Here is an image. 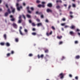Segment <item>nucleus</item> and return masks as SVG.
<instances>
[{"instance_id": "37998d69", "label": "nucleus", "mask_w": 80, "mask_h": 80, "mask_svg": "<svg viewBox=\"0 0 80 80\" xmlns=\"http://www.w3.org/2000/svg\"><path fill=\"white\" fill-rule=\"evenodd\" d=\"M24 32H25L26 33H27V32H28V31L27 30L25 29H24Z\"/></svg>"}, {"instance_id": "5fc2aeb1", "label": "nucleus", "mask_w": 80, "mask_h": 80, "mask_svg": "<svg viewBox=\"0 0 80 80\" xmlns=\"http://www.w3.org/2000/svg\"><path fill=\"white\" fill-rule=\"evenodd\" d=\"M5 6H6V7L7 8H8V4H6Z\"/></svg>"}, {"instance_id": "0e129e2a", "label": "nucleus", "mask_w": 80, "mask_h": 80, "mask_svg": "<svg viewBox=\"0 0 80 80\" xmlns=\"http://www.w3.org/2000/svg\"><path fill=\"white\" fill-rule=\"evenodd\" d=\"M69 76L70 77H72V75H71V74H70L69 75Z\"/></svg>"}, {"instance_id": "473e14b6", "label": "nucleus", "mask_w": 80, "mask_h": 80, "mask_svg": "<svg viewBox=\"0 0 80 80\" xmlns=\"http://www.w3.org/2000/svg\"><path fill=\"white\" fill-rule=\"evenodd\" d=\"M72 5L73 7H74V8L76 7V5H75V4H72Z\"/></svg>"}, {"instance_id": "09e8293b", "label": "nucleus", "mask_w": 80, "mask_h": 80, "mask_svg": "<svg viewBox=\"0 0 80 80\" xmlns=\"http://www.w3.org/2000/svg\"><path fill=\"white\" fill-rule=\"evenodd\" d=\"M65 25V23H63L61 24V25H62V26H64Z\"/></svg>"}, {"instance_id": "4be33fe9", "label": "nucleus", "mask_w": 80, "mask_h": 80, "mask_svg": "<svg viewBox=\"0 0 80 80\" xmlns=\"http://www.w3.org/2000/svg\"><path fill=\"white\" fill-rule=\"evenodd\" d=\"M19 33L21 35H23V34L21 30H19Z\"/></svg>"}, {"instance_id": "6ab92c4d", "label": "nucleus", "mask_w": 80, "mask_h": 80, "mask_svg": "<svg viewBox=\"0 0 80 80\" xmlns=\"http://www.w3.org/2000/svg\"><path fill=\"white\" fill-rule=\"evenodd\" d=\"M56 2H57V3H58V2H59V3H62V2L61 0H57Z\"/></svg>"}, {"instance_id": "13d9d810", "label": "nucleus", "mask_w": 80, "mask_h": 80, "mask_svg": "<svg viewBox=\"0 0 80 80\" xmlns=\"http://www.w3.org/2000/svg\"><path fill=\"white\" fill-rule=\"evenodd\" d=\"M46 57H49V56L48 55V54L46 55Z\"/></svg>"}, {"instance_id": "bf43d9fd", "label": "nucleus", "mask_w": 80, "mask_h": 80, "mask_svg": "<svg viewBox=\"0 0 80 80\" xmlns=\"http://www.w3.org/2000/svg\"><path fill=\"white\" fill-rule=\"evenodd\" d=\"M75 79H76V80H78V77L77 76L75 77Z\"/></svg>"}, {"instance_id": "f704fd0d", "label": "nucleus", "mask_w": 80, "mask_h": 80, "mask_svg": "<svg viewBox=\"0 0 80 80\" xmlns=\"http://www.w3.org/2000/svg\"><path fill=\"white\" fill-rule=\"evenodd\" d=\"M29 57H32L33 56V54L32 53H30L28 55Z\"/></svg>"}, {"instance_id": "a19ab883", "label": "nucleus", "mask_w": 80, "mask_h": 80, "mask_svg": "<svg viewBox=\"0 0 80 80\" xmlns=\"http://www.w3.org/2000/svg\"><path fill=\"white\" fill-rule=\"evenodd\" d=\"M36 20L37 21V22H40V19H36Z\"/></svg>"}, {"instance_id": "6e6d98bb", "label": "nucleus", "mask_w": 80, "mask_h": 80, "mask_svg": "<svg viewBox=\"0 0 80 80\" xmlns=\"http://www.w3.org/2000/svg\"><path fill=\"white\" fill-rule=\"evenodd\" d=\"M29 22L30 23H32V21H31V20H29Z\"/></svg>"}, {"instance_id": "4468645a", "label": "nucleus", "mask_w": 80, "mask_h": 80, "mask_svg": "<svg viewBox=\"0 0 80 80\" xmlns=\"http://www.w3.org/2000/svg\"><path fill=\"white\" fill-rule=\"evenodd\" d=\"M42 26V23H38L37 24V26H38V27H40V26Z\"/></svg>"}, {"instance_id": "de8ad7c7", "label": "nucleus", "mask_w": 80, "mask_h": 80, "mask_svg": "<svg viewBox=\"0 0 80 80\" xmlns=\"http://www.w3.org/2000/svg\"><path fill=\"white\" fill-rule=\"evenodd\" d=\"M22 16L23 17V18H24V19H26V18H25V16L24 15H22Z\"/></svg>"}, {"instance_id": "0eeeda50", "label": "nucleus", "mask_w": 80, "mask_h": 80, "mask_svg": "<svg viewBox=\"0 0 80 80\" xmlns=\"http://www.w3.org/2000/svg\"><path fill=\"white\" fill-rule=\"evenodd\" d=\"M12 25L15 28H17V25L16 23H13Z\"/></svg>"}, {"instance_id": "7c9ffc66", "label": "nucleus", "mask_w": 80, "mask_h": 80, "mask_svg": "<svg viewBox=\"0 0 80 80\" xmlns=\"http://www.w3.org/2000/svg\"><path fill=\"white\" fill-rule=\"evenodd\" d=\"M27 17H28V18H31V16H30V15L29 14H27Z\"/></svg>"}, {"instance_id": "ddd939ff", "label": "nucleus", "mask_w": 80, "mask_h": 80, "mask_svg": "<svg viewBox=\"0 0 80 80\" xmlns=\"http://www.w3.org/2000/svg\"><path fill=\"white\" fill-rule=\"evenodd\" d=\"M5 45L7 47H10V44L8 42L6 43Z\"/></svg>"}, {"instance_id": "680f3d73", "label": "nucleus", "mask_w": 80, "mask_h": 80, "mask_svg": "<svg viewBox=\"0 0 80 80\" xmlns=\"http://www.w3.org/2000/svg\"><path fill=\"white\" fill-rule=\"evenodd\" d=\"M10 18H13V16L11 15L10 16Z\"/></svg>"}, {"instance_id": "79ce46f5", "label": "nucleus", "mask_w": 80, "mask_h": 80, "mask_svg": "<svg viewBox=\"0 0 80 80\" xmlns=\"http://www.w3.org/2000/svg\"><path fill=\"white\" fill-rule=\"evenodd\" d=\"M46 35L47 36H49V35H50V33H48V32H47L46 33Z\"/></svg>"}, {"instance_id": "bb28decb", "label": "nucleus", "mask_w": 80, "mask_h": 80, "mask_svg": "<svg viewBox=\"0 0 80 80\" xmlns=\"http://www.w3.org/2000/svg\"><path fill=\"white\" fill-rule=\"evenodd\" d=\"M51 28L52 30H55V28L53 26H52L51 27Z\"/></svg>"}, {"instance_id": "ea45409f", "label": "nucleus", "mask_w": 80, "mask_h": 80, "mask_svg": "<svg viewBox=\"0 0 80 80\" xmlns=\"http://www.w3.org/2000/svg\"><path fill=\"white\" fill-rule=\"evenodd\" d=\"M43 15L42 14L41 16V18H43Z\"/></svg>"}, {"instance_id": "a878e982", "label": "nucleus", "mask_w": 80, "mask_h": 80, "mask_svg": "<svg viewBox=\"0 0 80 80\" xmlns=\"http://www.w3.org/2000/svg\"><path fill=\"white\" fill-rule=\"evenodd\" d=\"M70 8H71V5H69L68 7V10H70Z\"/></svg>"}, {"instance_id": "dca6fc26", "label": "nucleus", "mask_w": 80, "mask_h": 80, "mask_svg": "<svg viewBox=\"0 0 80 80\" xmlns=\"http://www.w3.org/2000/svg\"><path fill=\"white\" fill-rule=\"evenodd\" d=\"M80 57L79 55H77L76 56L75 58H76V59H79V58H80Z\"/></svg>"}, {"instance_id": "1a4fd4ad", "label": "nucleus", "mask_w": 80, "mask_h": 80, "mask_svg": "<svg viewBox=\"0 0 80 80\" xmlns=\"http://www.w3.org/2000/svg\"><path fill=\"white\" fill-rule=\"evenodd\" d=\"M36 14H38V15H42V12H38L37 11L36 12Z\"/></svg>"}, {"instance_id": "e2e57ef3", "label": "nucleus", "mask_w": 80, "mask_h": 80, "mask_svg": "<svg viewBox=\"0 0 80 80\" xmlns=\"http://www.w3.org/2000/svg\"><path fill=\"white\" fill-rule=\"evenodd\" d=\"M52 32L51 31L50 33H49V34L50 35H52Z\"/></svg>"}, {"instance_id": "e433bc0d", "label": "nucleus", "mask_w": 80, "mask_h": 80, "mask_svg": "<svg viewBox=\"0 0 80 80\" xmlns=\"http://www.w3.org/2000/svg\"><path fill=\"white\" fill-rule=\"evenodd\" d=\"M0 45H5V43H4V42H1L0 43Z\"/></svg>"}, {"instance_id": "2eb2a0df", "label": "nucleus", "mask_w": 80, "mask_h": 80, "mask_svg": "<svg viewBox=\"0 0 80 80\" xmlns=\"http://www.w3.org/2000/svg\"><path fill=\"white\" fill-rule=\"evenodd\" d=\"M47 12H52V11L50 9H47Z\"/></svg>"}, {"instance_id": "338daca9", "label": "nucleus", "mask_w": 80, "mask_h": 80, "mask_svg": "<svg viewBox=\"0 0 80 80\" xmlns=\"http://www.w3.org/2000/svg\"><path fill=\"white\" fill-rule=\"evenodd\" d=\"M25 5H26L25 3H23V5L24 6H25Z\"/></svg>"}, {"instance_id": "f3484780", "label": "nucleus", "mask_w": 80, "mask_h": 80, "mask_svg": "<svg viewBox=\"0 0 80 80\" xmlns=\"http://www.w3.org/2000/svg\"><path fill=\"white\" fill-rule=\"evenodd\" d=\"M10 20L12 22H15V18H12L10 19Z\"/></svg>"}, {"instance_id": "39448f33", "label": "nucleus", "mask_w": 80, "mask_h": 80, "mask_svg": "<svg viewBox=\"0 0 80 80\" xmlns=\"http://www.w3.org/2000/svg\"><path fill=\"white\" fill-rule=\"evenodd\" d=\"M29 7H27L26 8L27 10V12H28V13H32V11H30V10H29Z\"/></svg>"}, {"instance_id": "5701e85b", "label": "nucleus", "mask_w": 80, "mask_h": 80, "mask_svg": "<svg viewBox=\"0 0 80 80\" xmlns=\"http://www.w3.org/2000/svg\"><path fill=\"white\" fill-rule=\"evenodd\" d=\"M56 8L57 9H59L60 8V7L59 5H57Z\"/></svg>"}, {"instance_id": "58836bf2", "label": "nucleus", "mask_w": 80, "mask_h": 80, "mask_svg": "<svg viewBox=\"0 0 80 80\" xmlns=\"http://www.w3.org/2000/svg\"><path fill=\"white\" fill-rule=\"evenodd\" d=\"M38 7L40 8L41 7H42V5H41V4H39L38 5Z\"/></svg>"}, {"instance_id": "a18cd8bd", "label": "nucleus", "mask_w": 80, "mask_h": 80, "mask_svg": "<svg viewBox=\"0 0 80 80\" xmlns=\"http://www.w3.org/2000/svg\"><path fill=\"white\" fill-rule=\"evenodd\" d=\"M69 26H65L64 27V28H68V27H69Z\"/></svg>"}, {"instance_id": "864d4df0", "label": "nucleus", "mask_w": 80, "mask_h": 80, "mask_svg": "<svg viewBox=\"0 0 80 80\" xmlns=\"http://www.w3.org/2000/svg\"><path fill=\"white\" fill-rule=\"evenodd\" d=\"M11 53H12V54H13V53H14V52H13V51H12L11 52Z\"/></svg>"}, {"instance_id": "4d7b16f0", "label": "nucleus", "mask_w": 80, "mask_h": 80, "mask_svg": "<svg viewBox=\"0 0 80 80\" xmlns=\"http://www.w3.org/2000/svg\"><path fill=\"white\" fill-rule=\"evenodd\" d=\"M22 29V27H20L19 30H21V29Z\"/></svg>"}, {"instance_id": "393cba45", "label": "nucleus", "mask_w": 80, "mask_h": 80, "mask_svg": "<svg viewBox=\"0 0 80 80\" xmlns=\"http://www.w3.org/2000/svg\"><path fill=\"white\" fill-rule=\"evenodd\" d=\"M15 41L16 42H18V38H16L15 39Z\"/></svg>"}, {"instance_id": "f8f14e48", "label": "nucleus", "mask_w": 80, "mask_h": 80, "mask_svg": "<svg viewBox=\"0 0 80 80\" xmlns=\"http://www.w3.org/2000/svg\"><path fill=\"white\" fill-rule=\"evenodd\" d=\"M71 29H75V26L74 25H72V26L70 27Z\"/></svg>"}, {"instance_id": "2f4dec72", "label": "nucleus", "mask_w": 80, "mask_h": 80, "mask_svg": "<svg viewBox=\"0 0 80 80\" xmlns=\"http://www.w3.org/2000/svg\"><path fill=\"white\" fill-rule=\"evenodd\" d=\"M32 35H36L37 33L35 32H32Z\"/></svg>"}, {"instance_id": "423d86ee", "label": "nucleus", "mask_w": 80, "mask_h": 80, "mask_svg": "<svg viewBox=\"0 0 80 80\" xmlns=\"http://www.w3.org/2000/svg\"><path fill=\"white\" fill-rule=\"evenodd\" d=\"M38 58H43V57H44V56L43 54H42L41 55V56H40V55L39 54H38L37 56Z\"/></svg>"}, {"instance_id": "20e7f679", "label": "nucleus", "mask_w": 80, "mask_h": 80, "mask_svg": "<svg viewBox=\"0 0 80 80\" xmlns=\"http://www.w3.org/2000/svg\"><path fill=\"white\" fill-rule=\"evenodd\" d=\"M10 8L12 10V12L13 13H14L15 12V8H13V7L11 6L10 7Z\"/></svg>"}, {"instance_id": "7ed1b4c3", "label": "nucleus", "mask_w": 80, "mask_h": 80, "mask_svg": "<svg viewBox=\"0 0 80 80\" xmlns=\"http://www.w3.org/2000/svg\"><path fill=\"white\" fill-rule=\"evenodd\" d=\"M59 76H60V78L61 79H63V78H64V74L62 73L60 74Z\"/></svg>"}, {"instance_id": "9d476101", "label": "nucleus", "mask_w": 80, "mask_h": 80, "mask_svg": "<svg viewBox=\"0 0 80 80\" xmlns=\"http://www.w3.org/2000/svg\"><path fill=\"white\" fill-rule=\"evenodd\" d=\"M47 6L48 7H52V4L51 3H48L47 5Z\"/></svg>"}, {"instance_id": "69168bd1", "label": "nucleus", "mask_w": 80, "mask_h": 80, "mask_svg": "<svg viewBox=\"0 0 80 80\" xmlns=\"http://www.w3.org/2000/svg\"><path fill=\"white\" fill-rule=\"evenodd\" d=\"M78 35H79V36H80V33L78 32Z\"/></svg>"}, {"instance_id": "412c9836", "label": "nucleus", "mask_w": 80, "mask_h": 80, "mask_svg": "<svg viewBox=\"0 0 80 80\" xmlns=\"http://www.w3.org/2000/svg\"><path fill=\"white\" fill-rule=\"evenodd\" d=\"M57 38H58V39H61V38H62V36H57Z\"/></svg>"}, {"instance_id": "9b49d317", "label": "nucleus", "mask_w": 80, "mask_h": 80, "mask_svg": "<svg viewBox=\"0 0 80 80\" xmlns=\"http://www.w3.org/2000/svg\"><path fill=\"white\" fill-rule=\"evenodd\" d=\"M42 4L41 5V7H42V8H44L45 6V4H44V3H45V2H42Z\"/></svg>"}, {"instance_id": "3c124183", "label": "nucleus", "mask_w": 80, "mask_h": 80, "mask_svg": "<svg viewBox=\"0 0 80 80\" xmlns=\"http://www.w3.org/2000/svg\"><path fill=\"white\" fill-rule=\"evenodd\" d=\"M62 21H65V18H63L62 19Z\"/></svg>"}, {"instance_id": "052dcab7", "label": "nucleus", "mask_w": 80, "mask_h": 80, "mask_svg": "<svg viewBox=\"0 0 80 80\" xmlns=\"http://www.w3.org/2000/svg\"><path fill=\"white\" fill-rule=\"evenodd\" d=\"M32 30H33V31H35V28H33L32 29Z\"/></svg>"}, {"instance_id": "774afa93", "label": "nucleus", "mask_w": 80, "mask_h": 80, "mask_svg": "<svg viewBox=\"0 0 80 80\" xmlns=\"http://www.w3.org/2000/svg\"><path fill=\"white\" fill-rule=\"evenodd\" d=\"M64 7H67V4H64Z\"/></svg>"}, {"instance_id": "8fccbe9b", "label": "nucleus", "mask_w": 80, "mask_h": 80, "mask_svg": "<svg viewBox=\"0 0 80 80\" xmlns=\"http://www.w3.org/2000/svg\"><path fill=\"white\" fill-rule=\"evenodd\" d=\"M80 30H79L78 29H77L76 30V32H79Z\"/></svg>"}, {"instance_id": "4c0bfd02", "label": "nucleus", "mask_w": 80, "mask_h": 80, "mask_svg": "<svg viewBox=\"0 0 80 80\" xmlns=\"http://www.w3.org/2000/svg\"><path fill=\"white\" fill-rule=\"evenodd\" d=\"M78 43V42L77 41H76L74 42V43H75V44H77Z\"/></svg>"}, {"instance_id": "72a5a7b5", "label": "nucleus", "mask_w": 80, "mask_h": 80, "mask_svg": "<svg viewBox=\"0 0 80 80\" xmlns=\"http://www.w3.org/2000/svg\"><path fill=\"white\" fill-rule=\"evenodd\" d=\"M30 9L32 11H33L34 10V8L32 7H31Z\"/></svg>"}, {"instance_id": "6e6552de", "label": "nucleus", "mask_w": 80, "mask_h": 80, "mask_svg": "<svg viewBox=\"0 0 80 80\" xmlns=\"http://www.w3.org/2000/svg\"><path fill=\"white\" fill-rule=\"evenodd\" d=\"M69 33L70 35H72V36H74V35H75V33L73 31H70Z\"/></svg>"}, {"instance_id": "c9c22d12", "label": "nucleus", "mask_w": 80, "mask_h": 80, "mask_svg": "<svg viewBox=\"0 0 80 80\" xmlns=\"http://www.w3.org/2000/svg\"><path fill=\"white\" fill-rule=\"evenodd\" d=\"M7 57H10V53H8L7 54Z\"/></svg>"}, {"instance_id": "603ef678", "label": "nucleus", "mask_w": 80, "mask_h": 80, "mask_svg": "<svg viewBox=\"0 0 80 80\" xmlns=\"http://www.w3.org/2000/svg\"><path fill=\"white\" fill-rule=\"evenodd\" d=\"M45 22H47V23H48V19H46V20H45Z\"/></svg>"}, {"instance_id": "aec40b11", "label": "nucleus", "mask_w": 80, "mask_h": 80, "mask_svg": "<svg viewBox=\"0 0 80 80\" xmlns=\"http://www.w3.org/2000/svg\"><path fill=\"white\" fill-rule=\"evenodd\" d=\"M3 37H4L5 40H6L7 39V35H6V34H4V35Z\"/></svg>"}, {"instance_id": "c03bdc74", "label": "nucleus", "mask_w": 80, "mask_h": 80, "mask_svg": "<svg viewBox=\"0 0 80 80\" xmlns=\"http://www.w3.org/2000/svg\"><path fill=\"white\" fill-rule=\"evenodd\" d=\"M40 1H38V0L37 1V3H40Z\"/></svg>"}, {"instance_id": "f03ea898", "label": "nucleus", "mask_w": 80, "mask_h": 80, "mask_svg": "<svg viewBox=\"0 0 80 80\" xmlns=\"http://www.w3.org/2000/svg\"><path fill=\"white\" fill-rule=\"evenodd\" d=\"M7 12H6L4 14V16L5 17H7V16L8 15V13H11V12L10 11V9L9 8H8Z\"/></svg>"}, {"instance_id": "49530a36", "label": "nucleus", "mask_w": 80, "mask_h": 80, "mask_svg": "<svg viewBox=\"0 0 80 80\" xmlns=\"http://www.w3.org/2000/svg\"><path fill=\"white\" fill-rule=\"evenodd\" d=\"M65 58L63 56L62 57V58L61 59L62 60H63V59H65Z\"/></svg>"}, {"instance_id": "f257e3e1", "label": "nucleus", "mask_w": 80, "mask_h": 80, "mask_svg": "<svg viewBox=\"0 0 80 80\" xmlns=\"http://www.w3.org/2000/svg\"><path fill=\"white\" fill-rule=\"evenodd\" d=\"M19 5V4L18 3H17L16 4V6L17 7V9L18 11H20V9H22V7L21 6L20 7H18Z\"/></svg>"}, {"instance_id": "c756f323", "label": "nucleus", "mask_w": 80, "mask_h": 80, "mask_svg": "<svg viewBox=\"0 0 80 80\" xmlns=\"http://www.w3.org/2000/svg\"><path fill=\"white\" fill-rule=\"evenodd\" d=\"M45 53H48V49H46L45 50Z\"/></svg>"}, {"instance_id": "cd10ccee", "label": "nucleus", "mask_w": 80, "mask_h": 80, "mask_svg": "<svg viewBox=\"0 0 80 80\" xmlns=\"http://www.w3.org/2000/svg\"><path fill=\"white\" fill-rule=\"evenodd\" d=\"M19 20H22V16L20 15L19 17Z\"/></svg>"}, {"instance_id": "b1692460", "label": "nucleus", "mask_w": 80, "mask_h": 80, "mask_svg": "<svg viewBox=\"0 0 80 80\" xmlns=\"http://www.w3.org/2000/svg\"><path fill=\"white\" fill-rule=\"evenodd\" d=\"M32 25L33 27H35L36 25L35 24L34 22L32 23Z\"/></svg>"}, {"instance_id": "c85d7f7f", "label": "nucleus", "mask_w": 80, "mask_h": 80, "mask_svg": "<svg viewBox=\"0 0 80 80\" xmlns=\"http://www.w3.org/2000/svg\"><path fill=\"white\" fill-rule=\"evenodd\" d=\"M63 43V42L62 41H60L59 42V45H62Z\"/></svg>"}, {"instance_id": "a211bd4d", "label": "nucleus", "mask_w": 80, "mask_h": 80, "mask_svg": "<svg viewBox=\"0 0 80 80\" xmlns=\"http://www.w3.org/2000/svg\"><path fill=\"white\" fill-rule=\"evenodd\" d=\"M22 22V19H19V20L18 21V23H20Z\"/></svg>"}]
</instances>
